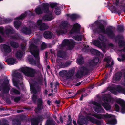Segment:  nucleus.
Returning a JSON list of instances; mask_svg holds the SVG:
<instances>
[{
	"instance_id": "nucleus-1",
	"label": "nucleus",
	"mask_w": 125,
	"mask_h": 125,
	"mask_svg": "<svg viewBox=\"0 0 125 125\" xmlns=\"http://www.w3.org/2000/svg\"><path fill=\"white\" fill-rule=\"evenodd\" d=\"M99 61V58L98 57H95L89 60L88 67H83L82 70L80 69V72L77 73L76 76L77 78H81L80 75L81 76L87 75L89 71H91L94 70V67L97 65Z\"/></svg>"
},
{
	"instance_id": "nucleus-2",
	"label": "nucleus",
	"mask_w": 125,
	"mask_h": 125,
	"mask_svg": "<svg viewBox=\"0 0 125 125\" xmlns=\"http://www.w3.org/2000/svg\"><path fill=\"white\" fill-rule=\"evenodd\" d=\"M97 28H96L93 30L94 33L98 34L101 33H104L107 35L111 39L114 38L115 34L112 30L113 27L109 26L107 27L105 30V27L104 25L102 23H100L97 24Z\"/></svg>"
},
{
	"instance_id": "nucleus-3",
	"label": "nucleus",
	"mask_w": 125,
	"mask_h": 125,
	"mask_svg": "<svg viewBox=\"0 0 125 125\" xmlns=\"http://www.w3.org/2000/svg\"><path fill=\"white\" fill-rule=\"evenodd\" d=\"M42 80L40 77H37L34 83L30 84L31 90L34 94H37L40 91L41 87L39 85H41L42 84Z\"/></svg>"
},
{
	"instance_id": "nucleus-4",
	"label": "nucleus",
	"mask_w": 125,
	"mask_h": 125,
	"mask_svg": "<svg viewBox=\"0 0 125 125\" xmlns=\"http://www.w3.org/2000/svg\"><path fill=\"white\" fill-rule=\"evenodd\" d=\"M7 77L4 76L3 78L0 80V84L2 86V92L3 94H7L10 90L8 85L9 80Z\"/></svg>"
},
{
	"instance_id": "nucleus-5",
	"label": "nucleus",
	"mask_w": 125,
	"mask_h": 125,
	"mask_svg": "<svg viewBox=\"0 0 125 125\" xmlns=\"http://www.w3.org/2000/svg\"><path fill=\"white\" fill-rule=\"evenodd\" d=\"M30 48L31 53L35 58L37 64H39L40 63L39 51L37 46L33 44H32L31 45Z\"/></svg>"
},
{
	"instance_id": "nucleus-6",
	"label": "nucleus",
	"mask_w": 125,
	"mask_h": 125,
	"mask_svg": "<svg viewBox=\"0 0 125 125\" xmlns=\"http://www.w3.org/2000/svg\"><path fill=\"white\" fill-rule=\"evenodd\" d=\"M21 71L26 76L31 77H34L36 73L35 70L28 67H23Z\"/></svg>"
},
{
	"instance_id": "nucleus-7",
	"label": "nucleus",
	"mask_w": 125,
	"mask_h": 125,
	"mask_svg": "<svg viewBox=\"0 0 125 125\" xmlns=\"http://www.w3.org/2000/svg\"><path fill=\"white\" fill-rule=\"evenodd\" d=\"M57 4L56 3H52L49 4L47 3H43L42 4V9L44 13H48L49 12V8L50 6L52 8H53L56 6Z\"/></svg>"
},
{
	"instance_id": "nucleus-8",
	"label": "nucleus",
	"mask_w": 125,
	"mask_h": 125,
	"mask_svg": "<svg viewBox=\"0 0 125 125\" xmlns=\"http://www.w3.org/2000/svg\"><path fill=\"white\" fill-rule=\"evenodd\" d=\"M81 27V26L78 23L74 24L70 31V34H72L74 33H79Z\"/></svg>"
},
{
	"instance_id": "nucleus-9",
	"label": "nucleus",
	"mask_w": 125,
	"mask_h": 125,
	"mask_svg": "<svg viewBox=\"0 0 125 125\" xmlns=\"http://www.w3.org/2000/svg\"><path fill=\"white\" fill-rule=\"evenodd\" d=\"M117 102L121 107L120 112L122 114H125V101L121 99H119L117 100Z\"/></svg>"
},
{
	"instance_id": "nucleus-10",
	"label": "nucleus",
	"mask_w": 125,
	"mask_h": 125,
	"mask_svg": "<svg viewBox=\"0 0 125 125\" xmlns=\"http://www.w3.org/2000/svg\"><path fill=\"white\" fill-rule=\"evenodd\" d=\"M37 24L39 27L40 30L41 31L45 30L48 28V26L45 23H42L41 20H38L37 22Z\"/></svg>"
},
{
	"instance_id": "nucleus-11",
	"label": "nucleus",
	"mask_w": 125,
	"mask_h": 125,
	"mask_svg": "<svg viewBox=\"0 0 125 125\" xmlns=\"http://www.w3.org/2000/svg\"><path fill=\"white\" fill-rule=\"evenodd\" d=\"M37 106L36 109L38 111H40L43 109V100L42 98H39L37 100Z\"/></svg>"
},
{
	"instance_id": "nucleus-12",
	"label": "nucleus",
	"mask_w": 125,
	"mask_h": 125,
	"mask_svg": "<svg viewBox=\"0 0 125 125\" xmlns=\"http://www.w3.org/2000/svg\"><path fill=\"white\" fill-rule=\"evenodd\" d=\"M2 50L3 52L4 55H5L7 53H9L11 51V49L9 45H7L6 44H4L2 45Z\"/></svg>"
},
{
	"instance_id": "nucleus-13",
	"label": "nucleus",
	"mask_w": 125,
	"mask_h": 125,
	"mask_svg": "<svg viewBox=\"0 0 125 125\" xmlns=\"http://www.w3.org/2000/svg\"><path fill=\"white\" fill-rule=\"evenodd\" d=\"M87 119L91 122L95 123L97 125H101L103 121L102 120L95 119L94 117L90 116H88Z\"/></svg>"
},
{
	"instance_id": "nucleus-14",
	"label": "nucleus",
	"mask_w": 125,
	"mask_h": 125,
	"mask_svg": "<svg viewBox=\"0 0 125 125\" xmlns=\"http://www.w3.org/2000/svg\"><path fill=\"white\" fill-rule=\"evenodd\" d=\"M94 116L97 119H101L104 118H110L112 117V115L111 114H100L95 115Z\"/></svg>"
},
{
	"instance_id": "nucleus-15",
	"label": "nucleus",
	"mask_w": 125,
	"mask_h": 125,
	"mask_svg": "<svg viewBox=\"0 0 125 125\" xmlns=\"http://www.w3.org/2000/svg\"><path fill=\"white\" fill-rule=\"evenodd\" d=\"M94 110L96 112L99 113H105V111L102 107V106L100 104L98 106H96L94 107Z\"/></svg>"
},
{
	"instance_id": "nucleus-16",
	"label": "nucleus",
	"mask_w": 125,
	"mask_h": 125,
	"mask_svg": "<svg viewBox=\"0 0 125 125\" xmlns=\"http://www.w3.org/2000/svg\"><path fill=\"white\" fill-rule=\"evenodd\" d=\"M66 55V52L65 51L60 50L57 52V56L58 57L63 58L65 57Z\"/></svg>"
},
{
	"instance_id": "nucleus-17",
	"label": "nucleus",
	"mask_w": 125,
	"mask_h": 125,
	"mask_svg": "<svg viewBox=\"0 0 125 125\" xmlns=\"http://www.w3.org/2000/svg\"><path fill=\"white\" fill-rule=\"evenodd\" d=\"M43 35L45 39H48L52 38L53 34L51 31H46L44 32Z\"/></svg>"
},
{
	"instance_id": "nucleus-18",
	"label": "nucleus",
	"mask_w": 125,
	"mask_h": 125,
	"mask_svg": "<svg viewBox=\"0 0 125 125\" xmlns=\"http://www.w3.org/2000/svg\"><path fill=\"white\" fill-rule=\"evenodd\" d=\"M53 18V16L51 14L50 15L46 14L43 16L42 19L44 21H48L51 20Z\"/></svg>"
},
{
	"instance_id": "nucleus-19",
	"label": "nucleus",
	"mask_w": 125,
	"mask_h": 125,
	"mask_svg": "<svg viewBox=\"0 0 125 125\" xmlns=\"http://www.w3.org/2000/svg\"><path fill=\"white\" fill-rule=\"evenodd\" d=\"M87 51L89 52L90 51L91 53L94 55L96 56H99L100 55V52L99 51L93 49H91L89 50L88 49H87Z\"/></svg>"
},
{
	"instance_id": "nucleus-20",
	"label": "nucleus",
	"mask_w": 125,
	"mask_h": 125,
	"mask_svg": "<svg viewBox=\"0 0 125 125\" xmlns=\"http://www.w3.org/2000/svg\"><path fill=\"white\" fill-rule=\"evenodd\" d=\"M122 75V74L121 72H117L116 73L115 76L113 77V78L116 81H119L121 78Z\"/></svg>"
},
{
	"instance_id": "nucleus-21",
	"label": "nucleus",
	"mask_w": 125,
	"mask_h": 125,
	"mask_svg": "<svg viewBox=\"0 0 125 125\" xmlns=\"http://www.w3.org/2000/svg\"><path fill=\"white\" fill-rule=\"evenodd\" d=\"M9 65L14 64L16 62V59L13 58H10L7 59L6 61Z\"/></svg>"
},
{
	"instance_id": "nucleus-22",
	"label": "nucleus",
	"mask_w": 125,
	"mask_h": 125,
	"mask_svg": "<svg viewBox=\"0 0 125 125\" xmlns=\"http://www.w3.org/2000/svg\"><path fill=\"white\" fill-rule=\"evenodd\" d=\"M22 32L26 35H29L31 33L30 29L27 27L23 28L22 29Z\"/></svg>"
},
{
	"instance_id": "nucleus-23",
	"label": "nucleus",
	"mask_w": 125,
	"mask_h": 125,
	"mask_svg": "<svg viewBox=\"0 0 125 125\" xmlns=\"http://www.w3.org/2000/svg\"><path fill=\"white\" fill-rule=\"evenodd\" d=\"M14 32V31L12 27H10L9 28L6 29L5 30V33L7 35H9V34H13Z\"/></svg>"
},
{
	"instance_id": "nucleus-24",
	"label": "nucleus",
	"mask_w": 125,
	"mask_h": 125,
	"mask_svg": "<svg viewBox=\"0 0 125 125\" xmlns=\"http://www.w3.org/2000/svg\"><path fill=\"white\" fill-rule=\"evenodd\" d=\"M102 105L107 111H109L111 109V105L106 102L103 103Z\"/></svg>"
},
{
	"instance_id": "nucleus-25",
	"label": "nucleus",
	"mask_w": 125,
	"mask_h": 125,
	"mask_svg": "<svg viewBox=\"0 0 125 125\" xmlns=\"http://www.w3.org/2000/svg\"><path fill=\"white\" fill-rule=\"evenodd\" d=\"M68 17H69L72 21H75L78 17V16L75 14H67Z\"/></svg>"
},
{
	"instance_id": "nucleus-26",
	"label": "nucleus",
	"mask_w": 125,
	"mask_h": 125,
	"mask_svg": "<svg viewBox=\"0 0 125 125\" xmlns=\"http://www.w3.org/2000/svg\"><path fill=\"white\" fill-rule=\"evenodd\" d=\"M112 115V117L110 118L111 119L109 120L108 121V124L110 125H114L117 124V121L116 119H115L112 118V117H113V115Z\"/></svg>"
},
{
	"instance_id": "nucleus-27",
	"label": "nucleus",
	"mask_w": 125,
	"mask_h": 125,
	"mask_svg": "<svg viewBox=\"0 0 125 125\" xmlns=\"http://www.w3.org/2000/svg\"><path fill=\"white\" fill-rule=\"evenodd\" d=\"M13 77H16L17 78L21 79H22V77L21 73L18 72H14L13 74Z\"/></svg>"
},
{
	"instance_id": "nucleus-28",
	"label": "nucleus",
	"mask_w": 125,
	"mask_h": 125,
	"mask_svg": "<svg viewBox=\"0 0 125 125\" xmlns=\"http://www.w3.org/2000/svg\"><path fill=\"white\" fill-rule=\"evenodd\" d=\"M116 89L119 92L122 93L125 95V88H123L119 85L117 87Z\"/></svg>"
},
{
	"instance_id": "nucleus-29",
	"label": "nucleus",
	"mask_w": 125,
	"mask_h": 125,
	"mask_svg": "<svg viewBox=\"0 0 125 125\" xmlns=\"http://www.w3.org/2000/svg\"><path fill=\"white\" fill-rule=\"evenodd\" d=\"M70 41L68 39H64L62 43L61 44V46L63 47H64L66 46H68V44L70 43Z\"/></svg>"
},
{
	"instance_id": "nucleus-30",
	"label": "nucleus",
	"mask_w": 125,
	"mask_h": 125,
	"mask_svg": "<svg viewBox=\"0 0 125 125\" xmlns=\"http://www.w3.org/2000/svg\"><path fill=\"white\" fill-rule=\"evenodd\" d=\"M13 125H21V121L19 119L17 118L12 121Z\"/></svg>"
},
{
	"instance_id": "nucleus-31",
	"label": "nucleus",
	"mask_w": 125,
	"mask_h": 125,
	"mask_svg": "<svg viewBox=\"0 0 125 125\" xmlns=\"http://www.w3.org/2000/svg\"><path fill=\"white\" fill-rule=\"evenodd\" d=\"M75 73V71L73 70H71L67 73V77L70 78L72 77L74 75Z\"/></svg>"
},
{
	"instance_id": "nucleus-32",
	"label": "nucleus",
	"mask_w": 125,
	"mask_h": 125,
	"mask_svg": "<svg viewBox=\"0 0 125 125\" xmlns=\"http://www.w3.org/2000/svg\"><path fill=\"white\" fill-rule=\"evenodd\" d=\"M11 46L14 48H17L19 47V44L14 41H11L10 43Z\"/></svg>"
},
{
	"instance_id": "nucleus-33",
	"label": "nucleus",
	"mask_w": 125,
	"mask_h": 125,
	"mask_svg": "<svg viewBox=\"0 0 125 125\" xmlns=\"http://www.w3.org/2000/svg\"><path fill=\"white\" fill-rule=\"evenodd\" d=\"M27 15V13L25 12L24 13L20 15L19 17H16L15 18V20H20L22 19L25 17Z\"/></svg>"
},
{
	"instance_id": "nucleus-34",
	"label": "nucleus",
	"mask_w": 125,
	"mask_h": 125,
	"mask_svg": "<svg viewBox=\"0 0 125 125\" xmlns=\"http://www.w3.org/2000/svg\"><path fill=\"white\" fill-rule=\"evenodd\" d=\"M82 36L81 35H75L73 37V39L77 41H81L82 40Z\"/></svg>"
},
{
	"instance_id": "nucleus-35",
	"label": "nucleus",
	"mask_w": 125,
	"mask_h": 125,
	"mask_svg": "<svg viewBox=\"0 0 125 125\" xmlns=\"http://www.w3.org/2000/svg\"><path fill=\"white\" fill-rule=\"evenodd\" d=\"M21 25V22L19 21H15L14 22V25L15 28L16 29L19 28Z\"/></svg>"
},
{
	"instance_id": "nucleus-36",
	"label": "nucleus",
	"mask_w": 125,
	"mask_h": 125,
	"mask_svg": "<svg viewBox=\"0 0 125 125\" xmlns=\"http://www.w3.org/2000/svg\"><path fill=\"white\" fill-rule=\"evenodd\" d=\"M55 122L52 120H47L45 125H55Z\"/></svg>"
},
{
	"instance_id": "nucleus-37",
	"label": "nucleus",
	"mask_w": 125,
	"mask_h": 125,
	"mask_svg": "<svg viewBox=\"0 0 125 125\" xmlns=\"http://www.w3.org/2000/svg\"><path fill=\"white\" fill-rule=\"evenodd\" d=\"M23 55V52L21 51H18L16 55V57L18 59L21 58Z\"/></svg>"
},
{
	"instance_id": "nucleus-38",
	"label": "nucleus",
	"mask_w": 125,
	"mask_h": 125,
	"mask_svg": "<svg viewBox=\"0 0 125 125\" xmlns=\"http://www.w3.org/2000/svg\"><path fill=\"white\" fill-rule=\"evenodd\" d=\"M74 42L72 40L70 42V43L68 44V47L69 50H71L74 47Z\"/></svg>"
},
{
	"instance_id": "nucleus-39",
	"label": "nucleus",
	"mask_w": 125,
	"mask_h": 125,
	"mask_svg": "<svg viewBox=\"0 0 125 125\" xmlns=\"http://www.w3.org/2000/svg\"><path fill=\"white\" fill-rule=\"evenodd\" d=\"M39 122L37 119L33 118L31 120V125H38Z\"/></svg>"
},
{
	"instance_id": "nucleus-40",
	"label": "nucleus",
	"mask_w": 125,
	"mask_h": 125,
	"mask_svg": "<svg viewBox=\"0 0 125 125\" xmlns=\"http://www.w3.org/2000/svg\"><path fill=\"white\" fill-rule=\"evenodd\" d=\"M67 71L66 70H63L60 71L59 73V75L63 77L65 76H67Z\"/></svg>"
},
{
	"instance_id": "nucleus-41",
	"label": "nucleus",
	"mask_w": 125,
	"mask_h": 125,
	"mask_svg": "<svg viewBox=\"0 0 125 125\" xmlns=\"http://www.w3.org/2000/svg\"><path fill=\"white\" fill-rule=\"evenodd\" d=\"M68 25V22L67 21H62L61 24V25L63 29H65L67 27Z\"/></svg>"
},
{
	"instance_id": "nucleus-42",
	"label": "nucleus",
	"mask_w": 125,
	"mask_h": 125,
	"mask_svg": "<svg viewBox=\"0 0 125 125\" xmlns=\"http://www.w3.org/2000/svg\"><path fill=\"white\" fill-rule=\"evenodd\" d=\"M10 39H12L19 40L20 38V35L18 34L12 35L10 37Z\"/></svg>"
},
{
	"instance_id": "nucleus-43",
	"label": "nucleus",
	"mask_w": 125,
	"mask_h": 125,
	"mask_svg": "<svg viewBox=\"0 0 125 125\" xmlns=\"http://www.w3.org/2000/svg\"><path fill=\"white\" fill-rule=\"evenodd\" d=\"M117 30L120 32H123L124 31V28L123 25H119L117 26Z\"/></svg>"
},
{
	"instance_id": "nucleus-44",
	"label": "nucleus",
	"mask_w": 125,
	"mask_h": 125,
	"mask_svg": "<svg viewBox=\"0 0 125 125\" xmlns=\"http://www.w3.org/2000/svg\"><path fill=\"white\" fill-rule=\"evenodd\" d=\"M42 9L40 7H38L35 9V11L36 13L38 14H40L42 13Z\"/></svg>"
},
{
	"instance_id": "nucleus-45",
	"label": "nucleus",
	"mask_w": 125,
	"mask_h": 125,
	"mask_svg": "<svg viewBox=\"0 0 125 125\" xmlns=\"http://www.w3.org/2000/svg\"><path fill=\"white\" fill-rule=\"evenodd\" d=\"M28 60L29 62L31 64H36V61L32 58H29L28 59Z\"/></svg>"
},
{
	"instance_id": "nucleus-46",
	"label": "nucleus",
	"mask_w": 125,
	"mask_h": 125,
	"mask_svg": "<svg viewBox=\"0 0 125 125\" xmlns=\"http://www.w3.org/2000/svg\"><path fill=\"white\" fill-rule=\"evenodd\" d=\"M54 12L56 15H59L61 13L60 9L58 7H57L55 9Z\"/></svg>"
},
{
	"instance_id": "nucleus-47",
	"label": "nucleus",
	"mask_w": 125,
	"mask_h": 125,
	"mask_svg": "<svg viewBox=\"0 0 125 125\" xmlns=\"http://www.w3.org/2000/svg\"><path fill=\"white\" fill-rule=\"evenodd\" d=\"M80 120L81 121L83 124H87L88 123L87 119H85L84 117L81 118Z\"/></svg>"
},
{
	"instance_id": "nucleus-48",
	"label": "nucleus",
	"mask_w": 125,
	"mask_h": 125,
	"mask_svg": "<svg viewBox=\"0 0 125 125\" xmlns=\"http://www.w3.org/2000/svg\"><path fill=\"white\" fill-rule=\"evenodd\" d=\"M93 44L94 45L98 47L101 45L100 42L98 40H94L93 42Z\"/></svg>"
},
{
	"instance_id": "nucleus-49",
	"label": "nucleus",
	"mask_w": 125,
	"mask_h": 125,
	"mask_svg": "<svg viewBox=\"0 0 125 125\" xmlns=\"http://www.w3.org/2000/svg\"><path fill=\"white\" fill-rule=\"evenodd\" d=\"M38 99L37 96L36 95L33 94V95L32 99L33 102L34 103L36 104L37 103Z\"/></svg>"
},
{
	"instance_id": "nucleus-50",
	"label": "nucleus",
	"mask_w": 125,
	"mask_h": 125,
	"mask_svg": "<svg viewBox=\"0 0 125 125\" xmlns=\"http://www.w3.org/2000/svg\"><path fill=\"white\" fill-rule=\"evenodd\" d=\"M78 63L80 65L82 64L83 63V59L82 58H81L77 59V60Z\"/></svg>"
},
{
	"instance_id": "nucleus-51",
	"label": "nucleus",
	"mask_w": 125,
	"mask_h": 125,
	"mask_svg": "<svg viewBox=\"0 0 125 125\" xmlns=\"http://www.w3.org/2000/svg\"><path fill=\"white\" fill-rule=\"evenodd\" d=\"M57 33L58 36L63 34L64 33V31L61 30L56 31Z\"/></svg>"
},
{
	"instance_id": "nucleus-52",
	"label": "nucleus",
	"mask_w": 125,
	"mask_h": 125,
	"mask_svg": "<svg viewBox=\"0 0 125 125\" xmlns=\"http://www.w3.org/2000/svg\"><path fill=\"white\" fill-rule=\"evenodd\" d=\"M103 99L104 101L110 102L111 101V98L110 97L105 96L103 97Z\"/></svg>"
},
{
	"instance_id": "nucleus-53",
	"label": "nucleus",
	"mask_w": 125,
	"mask_h": 125,
	"mask_svg": "<svg viewBox=\"0 0 125 125\" xmlns=\"http://www.w3.org/2000/svg\"><path fill=\"white\" fill-rule=\"evenodd\" d=\"M12 90L13 92L15 94L18 95L20 94V92L14 88H12Z\"/></svg>"
},
{
	"instance_id": "nucleus-54",
	"label": "nucleus",
	"mask_w": 125,
	"mask_h": 125,
	"mask_svg": "<svg viewBox=\"0 0 125 125\" xmlns=\"http://www.w3.org/2000/svg\"><path fill=\"white\" fill-rule=\"evenodd\" d=\"M105 37L102 35H99L98 39L101 41H104L105 40Z\"/></svg>"
},
{
	"instance_id": "nucleus-55",
	"label": "nucleus",
	"mask_w": 125,
	"mask_h": 125,
	"mask_svg": "<svg viewBox=\"0 0 125 125\" xmlns=\"http://www.w3.org/2000/svg\"><path fill=\"white\" fill-rule=\"evenodd\" d=\"M38 122L40 121H42L43 120V115H38L37 118Z\"/></svg>"
},
{
	"instance_id": "nucleus-56",
	"label": "nucleus",
	"mask_w": 125,
	"mask_h": 125,
	"mask_svg": "<svg viewBox=\"0 0 125 125\" xmlns=\"http://www.w3.org/2000/svg\"><path fill=\"white\" fill-rule=\"evenodd\" d=\"M85 91V89L84 88H83V89H82L80 90H79L75 94V96L77 94H80L81 93L84 92Z\"/></svg>"
},
{
	"instance_id": "nucleus-57",
	"label": "nucleus",
	"mask_w": 125,
	"mask_h": 125,
	"mask_svg": "<svg viewBox=\"0 0 125 125\" xmlns=\"http://www.w3.org/2000/svg\"><path fill=\"white\" fill-rule=\"evenodd\" d=\"M115 110L117 112H119L120 110V107L117 104H115L114 105Z\"/></svg>"
},
{
	"instance_id": "nucleus-58",
	"label": "nucleus",
	"mask_w": 125,
	"mask_h": 125,
	"mask_svg": "<svg viewBox=\"0 0 125 125\" xmlns=\"http://www.w3.org/2000/svg\"><path fill=\"white\" fill-rule=\"evenodd\" d=\"M59 83L57 82H56L55 83H54V85L55 86V88L54 89V90L55 91H57V86L59 85Z\"/></svg>"
},
{
	"instance_id": "nucleus-59",
	"label": "nucleus",
	"mask_w": 125,
	"mask_h": 125,
	"mask_svg": "<svg viewBox=\"0 0 125 125\" xmlns=\"http://www.w3.org/2000/svg\"><path fill=\"white\" fill-rule=\"evenodd\" d=\"M118 44L120 47H123L124 44V41L122 40H120L118 43Z\"/></svg>"
},
{
	"instance_id": "nucleus-60",
	"label": "nucleus",
	"mask_w": 125,
	"mask_h": 125,
	"mask_svg": "<svg viewBox=\"0 0 125 125\" xmlns=\"http://www.w3.org/2000/svg\"><path fill=\"white\" fill-rule=\"evenodd\" d=\"M21 48L23 51H25V50L26 48V46H25L24 43H22L21 44Z\"/></svg>"
},
{
	"instance_id": "nucleus-61",
	"label": "nucleus",
	"mask_w": 125,
	"mask_h": 125,
	"mask_svg": "<svg viewBox=\"0 0 125 125\" xmlns=\"http://www.w3.org/2000/svg\"><path fill=\"white\" fill-rule=\"evenodd\" d=\"M21 97L20 96H18L15 97L14 99V101L15 102H18L20 100Z\"/></svg>"
},
{
	"instance_id": "nucleus-62",
	"label": "nucleus",
	"mask_w": 125,
	"mask_h": 125,
	"mask_svg": "<svg viewBox=\"0 0 125 125\" xmlns=\"http://www.w3.org/2000/svg\"><path fill=\"white\" fill-rule=\"evenodd\" d=\"M4 21H5L6 24L11 22L12 21V20L10 19H5Z\"/></svg>"
},
{
	"instance_id": "nucleus-63",
	"label": "nucleus",
	"mask_w": 125,
	"mask_h": 125,
	"mask_svg": "<svg viewBox=\"0 0 125 125\" xmlns=\"http://www.w3.org/2000/svg\"><path fill=\"white\" fill-rule=\"evenodd\" d=\"M92 104L96 106H98L101 104L95 101H93L92 102Z\"/></svg>"
},
{
	"instance_id": "nucleus-64",
	"label": "nucleus",
	"mask_w": 125,
	"mask_h": 125,
	"mask_svg": "<svg viewBox=\"0 0 125 125\" xmlns=\"http://www.w3.org/2000/svg\"><path fill=\"white\" fill-rule=\"evenodd\" d=\"M71 62L70 61H67L65 63V67H67L69 65H70Z\"/></svg>"
}]
</instances>
